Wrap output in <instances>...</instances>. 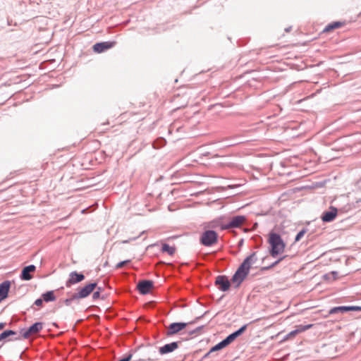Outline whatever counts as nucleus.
<instances>
[{
	"mask_svg": "<svg viewBox=\"0 0 361 361\" xmlns=\"http://www.w3.org/2000/svg\"><path fill=\"white\" fill-rule=\"evenodd\" d=\"M238 140H239V138L238 137H227L221 141V142L224 143L222 145V146L223 147L234 146L240 142V141H239Z\"/></svg>",
	"mask_w": 361,
	"mask_h": 361,
	"instance_id": "aec40b11",
	"label": "nucleus"
},
{
	"mask_svg": "<svg viewBox=\"0 0 361 361\" xmlns=\"http://www.w3.org/2000/svg\"><path fill=\"white\" fill-rule=\"evenodd\" d=\"M116 44L115 41L97 42L93 45L92 50L95 53L101 54L113 48Z\"/></svg>",
	"mask_w": 361,
	"mask_h": 361,
	"instance_id": "0eeeda50",
	"label": "nucleus"
},
{
	"mask_svg": "<svg viewBox=\"0 0 361 361\" xmlns=\"http://www.w3.org/2000/svg\"><path fill=\"white\" fill-rule=\"evenodd\" d=\"M357 204H359L360 202H361V198L357 200V202H356Z\"/></svg>",
	"mask_w": 361,
	"mask_h": 361,
	"instance_id": "de8ad7c7",
	"label": "nucleus"
},
{
	"mask_svg": "<svg viewBox=\"0 0 361 361\" xmlns=\"http://www.w3.org/2000/svg\"><path fill=\"white\" fill-rule=\"evenodd\" d=\"M188 325L187 322H173L171 323L166 331V336H171L176 334L183 330Z\"/></svg>",
	"mask_w": 361,
	"mask_h": 361,
	"instance_id": "9d476101",
	"label": "nucleus"
},
{
	"mask_svg": "<svg viewBox=\"0 0 361 361\" xmlns=\"http://www.w3.org/2000/svg\"><path fill=\"white\" fill-rule=\"evenodd\" d=\"M296 335H297V333L294 329V330L291 331L290 332H289L288 334H286L284 336V338H283L282 341H286L288 340L289 338L295 336Z\"/></svg>",
	"mask_w": 361,
	"mask_h": 361,
	"instance_id": "7c9ffc66",
	"label": "nucleus"
},
{
	"mask_svg": "<svg viewBox=\"0 0 361 361\" xmlns=\"http://www.w3.org/2000/svg\"><path fill=\"white\" fill-rule=\"evenodd\" d=\"M221 224H223L221 222V219H216V220H214L212 222V228H220V226Z\"/></svg>",
	"mask_w": 361,
	"mask_h": 361,
	"instance_id": "72a5a7b5",
	"label": "nucleus"
},
{
	"mask_svg": "<svg viewBox=\"0 0 361 361\" xmlns=\"http://www.w3.org/2000/svg\"><path fill=\"white\" fill-rule=\"evenodd\" d=\"M207 313V312H205L203 314H202L201 316H199V317H197L194 320L191 321L190 322L188 323L190 324H195L196 323L197 321H199L200 319H201Z\"/></svg>",
	"mask_w": 361,
	"mask_h": 361,
	"instance_id": "4c0bfd02",
	"label": "nucleus"
},
{
	"mask_svg": "<svg viewBox=\"0 0 361 361\" xmlns=\"http://www.w3.org/2000/svg\"><path fill=\"white\" fill-rule=\"evenodd\" d=\"M166 140L164 137H160L154 140V142H153V147L155 149H159L164 147L166 145Z\"/></svg>",
	"mask_w": 361,
	"mask_h": 361,
	"instance_id": "393cba45",
	"label": "nucleus"
},
{
	"mask_svg": "<svg viewBox=\"0 0 361 361\" xmlns=\"http://www.w3.org/2000/svg\"><path fill=\"white\" fill-rule=\"evenodd\" d=\"M97 286V282H90L83 287H78L75 292V298L83 299L89 296Z\"/></svg>",
	"mask_w": 361,
	"mask_h": 361,
	"instance_id": "20e7f679",
	"label": "nucleus"
},
{
	"mask_svg": "<svg viewBox=\"0 0 361 361\" xmlns=\"http://www.w3.org/2000/svg\"><path fill=\"white\" fill-rule=\"evenodd\" d=\"M342 25H343V23L340 21L332 22V23L328 24L325 27V28L324 29V32H329V31L334 30L335 29H337V28L341 27Z\"/></svg>",
	"mask_w": 361,
	"mask_h": 361,
	"instance_id": "b1692460",
	"label": "nucleus"
},
{
	"mask_svg": "<svg viewBox=\"0 0 361 361\" xmlns=\"http://www.w3.org/2000/svg\"><path fill=\"white\" fill-rule=\"evenodd\" d=\"M312 326H313L312 324H305V325L300 324V325H298L295 326V331H296L297 334H298L300 333L304 332V331L311 329Z\"/></svg>",
	"mask_w": 361,
	"mask_h": 361,
	"instance_id": "a878e982",
	"label": "nucleus"
},
{
	"mask_svg": "<svg viewBox=\"0 0 361 361\" xmlns=\"http://www.w3.org/2000/svg\"><path fill=\"white\" fill-rule=\"evenodd\" d=\"M258 238H259V240H260L261 241L262 240V239L261 236H259Z\"/></svg>",
	"mask_w": 361,
	"mask_h": 361,
	"instance_id": "09e8293b",
	"label": "nucleus"
},
{
	"mask_svg": "<svg viewBox=\"0 0 361 361\" xmlns=\"http://www.w3.org/2000/svg\"><path fill=\"white\" fill-rule=\"evenodd\" d=\"M214 284L223 292L228 291L231 287V281L226 275H219L216 277Z\"/></svg>",
	"mask_w": 361,
	"mask_h": 361,
	"instance_id": "6e6552de",
	"label": "nucleus"
},
{
	"mask_svg": "<svg viewBox=\"0 0 361 361\" xmlns=\"http://www.w3.org/2000/svg\"><path fill=\"white\" fill-rule=\"evenodd\" d=\"M159 244L158 243H154V244H152V245H149L147 248H151V247H156V246H158Z\"/></svg>",
	"mask_w": 361,
	"mask_h": 361,
	"instance_id": "79ce46f5",
	"label": "nucleus"
},
{
	"mask_svg": "<svg viewBox=\"0 0 361 361\" xmlns=\"http://www.w3.org/2000/svg\"><path fill=\"white\" fill-rule=\"evenodd\" d=\"M246 221V217L244 215H237L233 216L231 220L225 224L220 226V230L225 231L231 228H240V226Z\"/></svg>",
	"mask_w": 361,
	"mask_h": 361,
	"instance_id": "39448f33",
	"label": "nucleus"
},
{
	"mask_svg": "<svg viewBox=\"0 0 361 361\" xmlns=\"http://www.w3.org/2000/svg\"><path fill=\"white\" fill-rule=\"evenodd\" d=\"M291 29H292V27L289 26L285 29V32H288L291 30Z\"/></svg>",
	"mask_w": 361,
	"mask_h": 361,
	"instance_id": "a18cd8bd",
	"label": "nucleus"
},
{
	"mask_svg": "<svg viewBox=\"0 0 361 361\" xmlns=\"http://www.w3.org/2000/svg\"><path fill=\"white\" fill-rule=\"evenodd\" d=\"M243 239H241L240 241L239 242V245H243Z\"/></svg>",
	"mask_w": 361,
	"mask_h": 361,
	"instance_id": "49530a36",
	"label": "nucleus"
},
{
	"mask_svg": "<svg viewBox=\"0 0 361 361\" xmlns=\"http://www.w3.org/2000/svg\"><path fill=\"white\" fill-rule=\"evenodd\" d=\"M338 215V209L336 207L330 206L329 210L323 212L321 219L324 223L332 222Z\"/></svg>",
	"mask_w": 361,
	"mask_h": 361,
	"instance_id": "9b49d317",
	"label": "nucleus"
},
{
	"mask_svg": "<svg viewBox=\"0 0 361 361\" xmlns=\"http://www.w3.org/2000/svg\"><path fill=\"white\" fill-rule=\"evenodd\" d=\"M130 262H131L130 259H126V260L121 261L116 264V265L115 266V269H121V268L123 267L125 265L129 264Z\"/></svg>",
	"mask_w": 361,
	"mask_h": 361,
	"instance_id": "c756f323",
	"label": "nucleus"
},
{
	"mask_svg": "<svg viewBox=\"0 0 361 361\" xmlns=\"http://www.w3.org/2000/svg\"><path fill=\"white\" fill-rule=\"evenodd\" d=\"M42 300H44V301L45 302H53V301L56 300V298L55 293H54V290H48V291L42 293Z\"/></svg>",
	"mask_w": 361,
	"mask_h": 361,
	"instance_id": "412c9836",
	"label": "nucleus"
},
{
	"mask_svg": "<svg viewBox=\"0 0 361 361\" xmlns=\"http://www.w3.org/2000/svg\"><path fill=\"white\" fill-rule=\"evenodd\" d=\"M97 290L96 291H99V293L101 294V292L104 290V288L102 287H97Z\"/></svg>",
	"mask_w": 361,
	"mask_h": 361,
	"instance_id": "37998d69",
	"label": "nucleus"
},
{
	"mask_svg": "<svg viewBox=\"0 0 361 361\" xmlns=\"http://www.w3.org/2000/svg\"><path fill=\"white\" fill-rule=\"evenodd\" d=\"M350 311L360 312L361 306L349 305V306L334 307L329 310V314H338V313L343 314V313L350 312Z\"/></svg>",
	"mask_w": 361,
	"mask_h": 361,
	"instance_id": "1a4fd4ad",
	"label": "nucleus"
},
{
	"mask_svg": "<svg viewBox=\"0 0 361 361\" xmlns=\"http://www.w3.org/2000/svg\"><path fill=\"white\" fill-rule=\"evenodd\" d=\"M307 228H303L300 230L295 237V242H298L301 240V238L304 236V235L307 233Z\"/></svg>",
	"mask_w": 361,
	"mask_h": 361,
	"instance_id": "c85d7f7f",
	"label": "nucleus"
},
{
	"mask_svg": "<svg viewBox=\"0 0 361 361\" xmlns=\"http://www.w3.org/2000/svg\"><path fill=\"white\" fill-rule=\"evenodd\" d=\"M338 272L336 271H332L329 273H327V274H325L324 275V279H326V280H336L337 278H338Z\"/></svg>",
	"mask_w": 361,
	"mask_h": 361,
	"instance_id": "cd10ccee",
	"label": "nucleus"
},
{
	"mask_svg": "<svg viewBox=\"0 0 361 361\" xmlns=\"http://www.w3.org/2000/svg\"><path fill=\"white\" fill-rule=\"evenodd\" d=\"M268 243L270 245L269 252L272 257H276L284 252L286 243L279 233L270 232Z\"/></svg>",
	"mask_w": 361,
	"mask_h": 361,
	"instance_id": "f257e3e1",
	"label": "nucleus"
},
{
	"mask_svg": "<svg viewBox=\"0 0 361 361\" xmlns=\"http://www.w3.org/2000/svg\"><path fill=\"white\" fill-rule=\"evenodd\" d=\"M204 327V326L202 325V326H200L195 328V329H193L189 332V335H193V334H196L199 333Z\"/></svg>",
	"mask_w": 361,
	"mask_h": 361,
	"instance_id": "f704fd0d",
	"label": "nucleus"
},
{
	"mask_svg": "<svg viewBox=\"0 0 361 361\" xmlns=\"http://www.w3.org/2000/svg\"><path fill=\"white\" fill-rule=\"evenodd\" d=\"M257 259V258L256 256V252H253L250 255L246 257L241 264L247 267L250 270L251 268V265L255 263Z\"/></svg>",
	"mask_w": 361,
	"mask_h": 361,
	"instance_id": "6ab92c4d",
	"label": "nucleus"
},
{
	"mask_svg": "<svg viewBox=\"0 0 361 361\" xmlns=\"http://www.w3.org/2000/svg\"><path fill=\"white\" fill-rule=\"evenodd\" d=\"M138 238H139V236L130 238H128V240H122V241L121 242V243H123V244L128 243H130V242H132V241H134V240H137Z\"/></svg>",
	"mask_w": 361,
	"mask_h": 361,
	"instance_id": "58836bf2",
	"label": "nucleus"
},
{
	"mask_svg": "<svg viewBox=\"0 0 361 361\" xmlns=\"http://www.w3.org/2000/svg\"><path fill=\"white\" fill-rule=\"evenodd\" d=\"M249 273V269L244 266L243 264H240L231 277V281L233 283H235V288L239 287V286L243 283V281L247 278Z\"/></svg>",
	"mask_w": 361,
	"mask_h": 361,
	"instance_id": "7ed1b4c3",
	"label": "nucleus"
},
{
	"mask_svg": "<svg viewBox=\"0 0 361 361\" xmlns=\"http://www.w3.org/2000/svg\"><path fill=\"white\" fill-rule=\"evenodd\" d=\"M92 293H93V294H92V300H96L100 298L102 300H104L106 298L104 295L101 296V294L99 293V291H93Z\"/></svg>",
	"mask_w": 361,
	"mask_h": 361,
	"instance_id": "473e14b6",
	"label": "nucleus"
},
{
	"mask_svg": "<svg viewBox=\"0 0 361 361\" xmlns=\"http://www.w3.org/2000/svg\"><path fill=\"white\" fill-rule=\"evenodd\" d=\"M43 301L44 300H42V298H37V300H35V301L34 302V305H37V306H42V303H43Z\"/></svg>",
	"mask_w": 361,
	"mask_h": 361,
	"instance_id": "ea45409f",
	"label": "nucleus"
},
{
	"mask_svg": "<svg viewBox=\"0 0 361 361\" xmlns=\"http://www.w3.org/2000/svg\"><path fill=\"white\" fill-rule=\"evenodd\" d=\"M207 313V312H205L203 314H202L201 316H199V317H197L194 320L191 321L190 322L188 323L190 324H195L196 323L197 321H199L200 319H201Z\"/></svg>",
	"mask_w": 361,
	"mask_h": 361,
	"instance_id": "e433bc0d",
	"label": "nucleus"
},
{
	"mask_svg": "<svg viewBox=\"0 0 361 361\" xmlns=\"http://www.w3.org/2000/svg\"><path fill=\"white\" fill-rule=\"evenodd\" d=\"M43 329V323L37 322L30 326L27 329H22L20 331L21 338H28L31 335L39 333Z\"/></svg>",
	"mask_w": 361,
	"mask_h": 361,
	"instance_id": "423d86ee",
	"label": "nucleus"
},
{
	"mask_svg": "<svg viewBox=\"0 0 361 361\" xmlns=\"http://www.w3.org/2000/svg\"><path fill=\"white\" fill-rule=\"evenodd\" d=\"M10 288V281H4L0 283V302L8 297Z\"/></svg>",
	"mask_w": 361,
	"mask_h": 361,
	"instance_id": "a211bd4d",
	"label": "nucleus"
},
{
	"mask_svg": "<svg viewBox=\"0 0 361 361\" xmlns=\"http://www.w3.org/2000/svg\"><path fill=\"white\" fill-rule=\"evenodd\" d=\"M6 326V323L0 322V330H2Z\"/></svg>",
	"mask_w": 361,
	"mask_h": 361,
	"instance_id": "a19ab883",
	"label": "nucleus"
},
{
	"mask_svg": "<svg viewBox=\"0 0 361 361\" xmlns=\"http://www.w3.org/2000/svg\"><path fill=\"white\" fill-rule=\"evenodd\" d=\"M21 340V336L11 329H7L0 334V342L2 341H15Z\"/></svg>",
	"mask_w": 361,
	"mask_h": 361,
	"instance_id": "ddd939ff",
	"label": "nucleus"
},
{
	"mask_svg": "<svg viewBox=\"0 0 361 361\" xmlns=\"http://www.w3.org/2000/svg\"><path fill=\"white\" fill-rule=\"evenodd\" d=\"M228 345V344L224 338L221 341H220L217 344H216L215 345L212 346L209 350V353H214L216 351H219V350H222L223 348H226Z\"/></svg>",
	"mask_w": 361,
	"mask_h": 361,
	"instance_id": "5701e85b",
	"label": "nucleus"
},
{
	"mask_svg": "<svg viewBox=\"0 0 361 361\" xmlns=\"http://www.w3.org/2000/svg\"><path fill=\"white\" fill-rule=\"evenodd\" d=\"M154 283L151 280H142L137 283V290L142 295L148 294L153 288Z\"/></svg>",
	"mask_w": 361,
	"mask_h": 361,
	"instance_id": "2eb2a0df",
	"label": "nucleus"
},
{
	"mask_svg": "<svg viewBox=\"0 0 361 361\" xmlns=\"http://www.w3.org/2000/svg\"><path fill=\"white\" fill-rule=\"evenodd\" d=\"M85 276L82 272L73 271L70 273L68 279L66 281V286L71 287L72 285L80 283L85 279Z\"/></svg>",
	"mask_w": 361,
	"mask_h": 361,
	"instance_id": "f8f14e48",
	"label": "nucleus"
},
{
	"mask_svg": "<svg viewBox=\"0 0 361 361\" xmlns=\"http://www.w3.org/2000/svg\"><path fill=\"white\" fill-rule=\"evenodd\" d=\"M180 343L181 341H173L171 343H166L159 348V353L161 355L171 353L178 348Z\"/></svg>",
	"mask_w": 361,
	"mask_h": 361,
	"instance_id": "4468645a",
	"label": "nucleus"
},
{
	"mask_svg": "<svg viewBox=\"0 0 361 361\" xmlns=\"http://www.w3.org/2000/svg\"><path fill=\"white\" fill-rule=\"evenodd\" d=\"M78 300V298H75V293L72 295L71 298H66L64 300V304L66 306L71 305V302L74 300Z\"/></svg>",
	"mask_w": 361,
	"mask_h": 361,
	"instance_id": "2f4dec72",
	"label": "nucleus"
},
{
	"mask_svg": "<svg viewBox=\"0 0 361 361\" xmlns=\"http://www.w3.org/2000/svg\"><path fill=\"white\" fill-rule=\"evenodd\" d=\"M211 353H209V352H207V353L203 356L202 359H206L207 357H209V355Z\"/></svg>",
	"mask_w": 361,
	"mask_h": 361,
	"instance_id": "c03bdc74",
	"label": "nucleus"
},
{
	"mask_svg": "<svg viewBox=\"0 0 361 361\" xmlns=\"http://www.w3.org/2000/svg\"><path fill=\"white\" fill-rule=\"evenodd\" d=\"M207 313V312H205L203 314H202L201 316H199V317H197L194 320L191 321L190 322L188 323L190 324H195L196 323L197 321H199L200 319H201Z\"/></svg>",
	"mask_w": 361,
	"mask_h": 361,
	"instance_id": "c9c22d12",
	"label": "nucleus"
},
{
	"mask_svg": "<svg viewBox=\"0 0 361 361\" xmlns=\"http://www.w3.org/2000/svg\"><path fill=\"white\" fill-rule=\"evenodd\" d=\"M36 270V267L34 264H30L24 267L20 275V279L23 281H30L32 279V273Z\"/></svg>",
	"mask_w": 361,
	"mask_h": 361,
	"instance_id": "dca6fc26",
	"label": "nucleus"
},
{
	"mask_svg": "<svg viewBox=\"0 0 361 361\" xmlns=\"http://www.w3.org/2000/svg\"><path fill=\"white\" fill-rule=\"evenodd\" d=\"M248 324H244L241 327H240L236 331H233V333L228 335L225 340L228 343V344H231L232 342H233L238 337L241 336L247 329Z\"/></svg>",
	"mask_w": 361,
	"mask_h": 361,
	"instance_id": "f3484780",
	"label": "nucleus"
},
{
	"mask_svg": "<svg viewBox=\"0 0 361 361\" xmlns=\"http://www.w3.org/2000/svg\"><path fill=\"white\" fill-rule=\"evenodd\" d=\"M286 257V255H284L283 257H281L277 260L269 264V266L264 267L262 268V271H267L271 269V268L276 267L278 264H279L281 261H283Z\"/></svg>",
	"mask_w": 361,
	"mask_h": 361,
	"instance_id": "bb28decb",
	"label": "nucleus"
},
{
	"mask_svg": "<svg viewBox=\"0 0 361 361\" xmlns=\"http://www.w3.org/2000/svg\"><path fill=\"white\" fill-rule=\"evenodd\" d=\"M161 251L162 252H166L169 255L172 256L176 252V247L174 246H171L167 243H161Z\"/></svg>",
	"mask_w": 361,
	"mask_h": 361,
	"instance_id": "4be33fe9",
	"label": "nucleus"
},
{
	"mask_svg": "<svg viewBox=\"0 0 361 361\" xmlns=\"http://www.w3.org/2000/svg\"><path fill=\"white\" fill-rule=\"evenodd\" d=\"M219 240L216 231L214 230H206L203 231L200 238V243L205 247H211L215 245Z\"/></svg>",
	"mask_w": 361,
	"mask_h": 361,
	"instance_id": "f03ea898",
	"label": "nucleus"
}]
</instances>
